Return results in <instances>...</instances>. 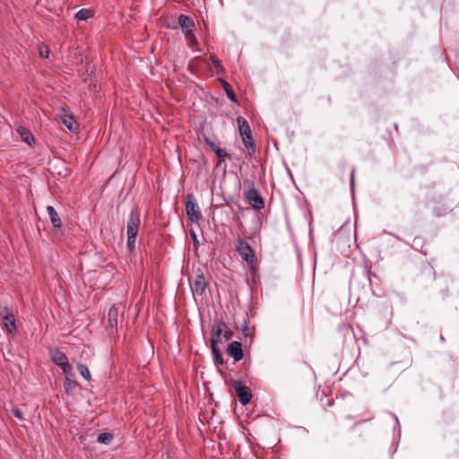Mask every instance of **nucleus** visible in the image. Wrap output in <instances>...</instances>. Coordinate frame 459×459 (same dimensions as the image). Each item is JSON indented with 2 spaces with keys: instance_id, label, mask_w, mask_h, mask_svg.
Listing matches in <instances>:
<instances>
[{
  "instance_id": "obj_7",
  "label": "nucleus",
  "mask_w": 459,
  "mask_h": 459,
  "mask_svg": "<svg viewBox=\"0 0 459 459\" xmlns=\"http://www.w3.org/2000/svg\"><path fill=\"white\" fill-rule=\"evenodd\" d=\"M223 328H227V324L222 319H216L211 328V347H218L223 342Z\"/></svg>"
},
{
  "instance_id": "obj_17",
  "label": "nucleus",
  "mask_w": 459,
  "mask_h": 459,
  "mask_svg": "<svg viewBox=\"0 0 459 459\" xmlns=\"http://www.w3.org/2000/svg\"><path fill=\"white\" fill-rule=\"evenodd\" d=\"M118 308L113 305L108 312V325L111 329H117Z\"/></svg>"
},
{
  "instance_id": "obj_26",
  "label": "nucleus",
  "mask_w": 459,
  "mask_h": 459,
  "mask_svg": "<svg viewBox=\"0 0 459 459\" xmlns=\"http://www.w3.org/2000/svg\"><path fill=\"white\" fill-rule=\"evenodd\" d=\"M77 369H78L79 373L81 374V376L82 377H84L86 380L91 379V373H90L89 368L85 364L78 363Z\"/></svg>"
},
{
  "instance_id": "obj_4",
  "label": "nucleus",
  "mask_w": 459,
  "mask_h": 459,
  "mask_svg": "<svg viewBox=\"0 0 459 459\" xmlns=\"http://www.w3.org/2000/svg\"><path fill=\"white\" fill-rule=\"evenodd\" d=\"M236 249L239 255L251 268L252 271L255 270V255L251 246L244 239H238L236 244Z\"/></svg>"
},
{
  "instance_id": "obj_6",
  "label": "nucleus",
  "mask_w": 459,
  "mask_h": 459,
  "mask_svg": "<svg viewBox=\"0 0 459 459\" xmlns=\"http://www.w3.org/2000/svg\"><path fill=\"white\" fill-rule=\"evenodd\" d=\"M50 358L53 363L61 368L65 375L70 374L73 370L72 366L68 362L66 355L58 348L50 350Z\"/></svg>"
},
{
  "instance_id": "obj_40",
  "label": "nucleus",
  "mask_w": 459,
  "mask_h": 459,
  "mask_svg": "<svg viewBox=\"0 0 459 459\" xmlns=\"http://www.w3.org/2000/svg\"><path fill=\"white\" fill-rule=\"evenodd\" d=\"M364 421H365V420H359V421H357V422H356V425H359V424H360V423H362V422H364Z\"/></svg>"
},
{
  "instance_id": "obj_35",
  "label": "nucleus",
  "mask_w": 459,
  "mask_h": 459,
  "mask_svg": "<svg viewBox=\"0 0 459 459\" xmlns=\"http://www.w3.org/2000/svg\"><path fill=\"white\" fill-rule=\"evenodd\" d=\"M39 54H40V56L42 57H48V50L47 49L46 52H43L42 50H40Z\"/></svg>"
},
{
  "instance_id": "obj_29",
  "label": "nucleus",
  "mask_w": 459,
  "mask_h": 459,
  "mask_svg": "<svg viewBox=\"0 0 459 459\" xmlns=\"http://www.w3.org/2000/svg\"><path fill=\"white\" fill-rule=\"evenodd\" d=\"M13 314V310L9 308L7 306H2L0 304V320H2L4 316H11Z\"/></svg>"
},
{
  "instance_id": "obj_3",
  "label": "nucleus",
  "mask_w": 459,
  "mask_h": 459,
  "mask_svg": "<svg viewBox=\"0 0 459 459\" xmlns=\"http://www.w3.org/2000/svg\"><path fill=\"white\" fill-rule=\"evenodd\" d=\"M244 184L245 185L248 184L252 186L249 189L245 190V192H244V197H245L246 201L248 203V204L254 210H256V211H261L262 209H264V200L262 197L259 191L256 188H255L254 181L245 180Z\"/></svg>"
},
{
  "instance_id": "obj_36",
  "label": "nucleus",
  "mask_w": 459,
  "mask_h": 459,
  "mask_svg": "<svg viewBox=\"0 0 459 459\" xmlns=\"http://www.w3.org/2000/svg\"><path fill=\"white\" fill-rule=\"evenodd\" d=\"M374 274L370 270L367 272L368 281L371 282V275Z\"/></svg>"
},
{
  "instance_id": "obj_14",
  "label": "nucleus",
  "mask_w": 459,
  "mask_h": 459,
  "mask_svg": "<svg viewBox=\"0 0 459 459\" xmlns=\"http://www.w3.org/2000/svg\"><path fill=\"white\" fill-rule=\"evenodd\" d=\"M73 370L70 374L65 375L64 388L68 394H74L79 386V384L73 378Z\"/></svg>"
},
{
  "instance_id": "obj_8",
  "label": "nucleus",
  "mask_w": 459,
  "mask_h": 459,
  "mask_svg": "<svg viewBox=\"0 0 459 459\" xmlns=\"http://www.w3.org/2000/svg\"><path fill=\"white\" fill-rule=\"evenodd\" d=\"M233 387L236 391V394L239 403L242 405H247L252 399V391L248 386L243 385L240 379L233 382Z\"/></svg>"
},
{
  "instance_id": "obj_5",
  "label": "nucleus",
  "mask_w": 459,
  "mask_h": 459,
  "mask_svg": "<svg viewBox=\"0 0 459 459\" xmlns=\"http://www.w3.org/2000/svg\"><path fill=\"white\" fill-rule=\"evenodd\" d=\"M185 207L188 221L198 223L203 219L201 211L193 194L186 195Z\"/></svg>"
},
{
  "instance_id": "obj_10",
  "label": "nucleus",
  "mask_w": 459,
  "mask_h": 459,
  "mask_svg": "<svg viewBox=\"0 0 459 459\" xmlns=\"http://www.w3.org/2000/svg\"><path fill=\"white\" fill-rule=\"evenodd\" d=\"M418 277L422 283H428L435 280L436 272L430 264L425 263L420 267Z\"/></svg>"
},
{
  "instance_id": "obj_13",
  "label": "nucleus",
  "mask_w": 459,
  "mask_h": 459,
  "mask_svg": "<svg viewBox=\"0 0 459 459\" xmlns=\"http://www.w3.org/2000/svg\"><path fill=\"white\" fill-rule=\"evenodd\" d=\"M47 212L54 229L56 231L62 232V221L56 209L51 205H48Z\"/></svg>"
},
{
  "instance_id": "obj_9",
  "label": "nucleus",
  "mask_w": 459,
  "mask_h": 459,
  "mask_svg": "<svg viewBox=\"0 0 459 459\" xmlns=\"http://www.w3.org/2000/svg\"><path fill=\"white\" fill-rule=\"evenodd\" d=\"M207 285L208 281H206L202 270L198 269L194 281L190 284L194 295L196 294L202 297L205 292Z\"/></svg>"
},
{
  "instance_id": "obj_27",
  "label": "nucleus",
  "mask_w": 459,
  "mask_h": 459,
  "mask_svg": "<svg viewBox=\"0 0 459 459\" xmlns=\"http://www.w3.org/2000/svg\"><path fill=\"white\" fill-rule=\"evenodd\" d=\"M209 59L212 62V64L213 65L217 74L224 73V71H225L224 67L221 64L220 60L214 55L210 56Z\"/></svg>"
},
{
  "instance_id": "obj_24",
  "label": "nucleus",
  "mask_w": 459,
  "mask_h": 459,
  "mask_svg": "<svg viewBox=\"0 0 459 459\" xmlns=\"http://www.w3.org/2000/svg\"><path fill=\"white\" fill-rule=\"evenodd\" d=\"M184 34H185V38L187 41V45L190 48L197 46L198 40H197L195 35L194 34V30H186V31H184Z\"/></svg>"
},
{
  "instance_id": "obj_37",
  "label": "nucleus",
  "mask_w": 459,
  "mask_h": 459,
  "mask_svg": "<svg viewBox=\"0 0 459 459\" xmlns=\"http://www.w3.org/2000/svg\"><path fill=\"white\" fill-rule=\"evenodd\" d=\"M193 242H194V246H195V247H196V246L198 245L197 238H195L193 239Z\"/></svg>"
},
{
  "instance_id": "obj_22",
  "label": "nucleus",
  "mask_w": 459,
  "mask_h": 459,
  "mask_svg": "<svg viewBox=\"0 0 459 459\" xmlns=\"http://www.w3.org/2000/svg\"><path fill=\"white\" fill-rule=\"evenodd\" d=\"M211 350L214 364L217 366V368H219V366L221 365H223L224 359L222 358L219 347H211Z\"/></svg>"
},
{
  "instance_id": "obj_21",
  "label": "nucleus",
  "mask_w": 459,
  "mask_h": 459,
  "mask_svg": "<svg viewBox=\"0 0 459 459\" xmlns=\"http://www.w3.org/2000/svg\"><path fill=\"white\" fill-rule=\"evenodd\" d=\"M93 15H94V13H93L92 10L84 8V9L79 10L75 13L74 19L77 20V21H87L88 19H90Z\"/></svg>"
},
{
  "instance_id": "obj_2",
  "label": "nucleus",
  "mask_w": 459,
  "mask_h": 459,
  "mask_svg": "<svg viewBox=\"0 0 459 459\" xmlns=\"http://www.w3.org/2000/svg\"><path fill=\"white\" fill-rule=\"evenodd\" d=\"M237 124L238 127V132L242 137L243 144L247 149L246 157L248 159H252V157L255 153L256 149L249 124L247 120L243 117H237Z\"/></svg>"
},
{
  "instance_id": "obj_39",
  "label": "nucleus",
  "mask_w": 459,
  "mask_h": 459,
  "mask_svg": "<svg viewBox=\"0 0 459 459\" xmlns=\"http://www.w3.org/2000/svg\"><path fill=\"white\" fill-rule=\"evenodd\" d=\"M191 236H192L193 239H194L195 238H196V235H195V233L194 231H192V232H191Z\"/></svg>"
},
{
  "instance_id": "obj_41",
  "label": "nucleus",
  "mask_w": 459,
  "mask_h": 459,
  "mask_svg": "<svg viewBox=\"0 0 459 459\" xmlns=\"http://www.w3.org/2000/svg\"><path fill=\"white\" fill-rule=\"evenodd\" d=\"M89 69V64H86V72H88Z\"/></svg>"
},
{
  "instance_id": "obj_30",
  "label": "nucleus",
  "mask_w": 459,
  "mask_h": 459,
  "mask_svg": "<svg viewBox=\"0 0 459 459\" xmlns=\"http://www.w3.org/2000/svg\"><path fill=\"white\" fill-rule=\"evenodd\" d=\"M11 411L12 413L13 414V416H15L16 418H18L20 420H24V417H23V413L22 411V410L18 407H13L11 409Z\"/></svg>"
},
{
  "instance_id": "obj_38",
  "label": "nucleus",
  "mask_w": 459,
  "mask_h": 459,
  "mask_svg": "<svg viewBox=\"0 0 459 459\" xmlns=\"http://www.w3.org/2000/svg\"><path fill=\"white\" fill-rule=\"evenodd\" d=\"M333 403H334V402H333V401H329V402L326 403V405H327V406H332V405H333Z\"/></svg>"
},
{
  "instance_id": "obj_19",
  "label": "nucleus",
  "mask_w": 459,
  "mask_h": 459,
  "mask_svg": "<svg viewBox=\"0 0 459 459\" xmlns=\"http://www.w3.org/2000/svg\"><path fill=\"white\" fill-rule=\"evenodd\" d=\"M62 122L71 132H74L77 129V123L74 116L71 114L64 115L62 117Z\"/></svg>"
},
{
  "instance_id": "obj_11",
  "label": "nucleus",
  "mask_w": 459,
  "mask_h": 459,
  "mask_svg": "<svg viewBox=\"0 0 459 459\" xmlns=\"http://www.w3.org/2000/svg\"><path fill=\"white\" fill-rule=\"evenodd\" d=\"M226 352L235 362L240 361L244 357L242 344L238 341H232L229 343Z\"/></svg>"
},
{
  "instance_id": "obj_18",
  "label": "nucleus",
  "mask_w": 459,
  "mask_h": 459,
  "mask_svg": "<svg viewBox=\"0 0 459 459\" xmlns=\"http://www.w3.org/2000/svg\"><path fill=\"white\" fill-rule=\"evenodd\" d=\"M219 81L221 83L222 88H223L227 97L232 102L238 103V98H237L236 94L234 93V91H232L230 84L223 78H219Z\"/></svg>"
},
{
  "instance_id": "obj_34",
  "label": "nucleus",
  "mask_w": 459,
  "mask_h": 459,
  "mask_svg": "<svg viewBox=\"0 0 459 459\" xmlns=\"http://www.w3.org/2000/svg\"><path fill=\"white\" fill-rule=\"evenodd\" d=\"M39 54H40V56L42 57H48V50L47 49L46 52H43L42 50H40Z\"/></svg>"
},
{
  "instance_id": "obj_31",
  "label": "nucleus",
  "mask_w": 459,
  "mask_h": 459,
  "mask_svg": "<svg viewBox=\"0 0 459 459\" xmlns=\"http://www.w3.org/2000/svg\"><path fill=\"white\" fill-rule=\"evenodd\" d=\"M223 341H229L232 339L233 337V332L229 328L227 325V328H223L222 332Z\"/></svg>"
},
{
  "instance_id": "obj_32",
  "label": "nucleus",
  "mask_w": 459,
  "mask_h": 459,
  "mask_svg": "<svg viewBox=\"0 0 459 459\" xmlns=\"http://www.w3.org/2000/svg\"><path fill=\"white\" fill-rule=\"evenodd\" d=\"M350 185L351 192L354 193L355 189V168H353L351 171V177H350Z\"/></svg>"
},
{
  "instance_id": "obj_33",
  "label": "nucleus",
  "mask_w": 459,
  "mask_h": 459,
  "mask_svg": "<svg viewBox=\"0 0 459 459\" xmlns=\"http://www.w3.org/2000/svg\"><path fill=\"white\" fill-rule=\"evenodd\" d=\"M321 100L326 105L330 106L332 104V98L330 95H325L321 98Z\"/></svg>"
},
{
  "instance_id": "obj_20",
  "label": "nucleus",
  "mask_w": 459,
  "mask_h": 459,
  "mask_svg": "<svg viewBox=\"0 0 459 459\" xmlns=\"http://www.w3.org/2000/svg\"><path fill=\"white\" fill-rule=\"evenodd\" d=\"M234 327L236 329H240L245 337L252 338L254 336L255 328H249L246 319H244L243 323L240 325L237 322H235Z\"/></svg>"
},
{
  "instance_id": "obj_23",
  "label": "nucleus",
  "mask_w": 459,
  "mask_h": 459,
  "mask_svg": "<svg viewBox=\"0 0 459 459\" xmlns=\"http://www.w3.org/2000/svg\"><path fill=\"white\" fill-rule=\"evenodd\" d=\"M113 439H114V435L112 433L103 432L98 436L97 442L108 446L111 444Z\"/></svg>"
},
{
  "instance_id": "obj_28",
  "label": "nucleus",
  "mask_w": 459,
  "mask_h": 459,
  "mask_svg": "<svg viewBox=\"0 0 459 459\" xmlns=\"http://www.w3.org/2000/svg\"><path fill=\"white\" fill-rule=\"evenodd\" d=\"M204 143L210 147V149L215 152L217 149H221L219 145H217L213 141H212L207 135L204 134Z\"/></svg>"
},
{
  "instance_id": "obj_15",
  "label": "nucleus",
  "mask_w": 459,
  "mask_h": 459,
  "mask_svg": "<svg viewBox=\"0 0 459 459\" xmlns=\"http://www.w3.org/2000/svg\"><path fill=\"white\" fill-rule=\"evenodd\" d=\"M17 133L20 134L22 141L26 143L29 146H33L35 144V138L31 132L25 126H19L17 128Z\"/></svg>"
},
{
  "instance_id": "obj_16",
  "label": "nucleus",
  "mask_w": 459,
  "mask_h": 459,
  "mask_svg": "<svg viewBox=\"0 0 459 459\" xmlns=\"http://www.w3.org/2000/svg\"><path fill=\"white\" fill-rule=\"evenodd\" d=\"M178 25L182 29L183 32L186 30H195V28L194 20L186 14H180L178 18Z\"/></svg>"
},
{
  "instance_id": "obj_25",
  "label": "nucleus",
  "mask_w": 459,
  "mask_h": 459,
  "mask_svg": "<svg viewBox=\"0 0 459 459\" xmlns=\"http://www.w3.org/2000/svg\"><path fill=\"white\" fill-rule=\"evenodd\" d=\"M214 153L218 157V162L216 165L217 167L220 166L221 163L223 162L226 158L229 160H231V158H232L231 155L230 153H228L225 149H222V148L217 149Z\"/></svg>"
},
{
  "instance_id": "obj_1",
  "label": "nucleus",
  "mask_w": 459,
  "mask_h": 459,
  "mask_svg": "<svg viewBox=\"0 0 459 459\" xmlns=\"http://www.w3.org/2000/svg\"><path fill=\"white\" fill-rule=\"evenodd\" d=\"M140 225H141L140 209L137 205H134L130 211L129 218H128L127 223H126V235H127L126 248L130 255L134 254V252L136 238L138 235Z\"/></svg>"
},
{
  "instance_id": "obj_12",
  "label": "nucleus",
  "mask_w": 459,
  "mask_h": 459,
  "mask_svg": "<svg viewBox=\"0 0 459 459\" xmlns=\"http://www.w3.org/2000/svg\"><path fill=\"white\" fill-rule=\"evenodd\" d=\"M0 324L2 325V328L7 333H14L17 331L13 314H12L11 316H4V317L2 320H0Z\"/></svg>"
}]
</instances>
